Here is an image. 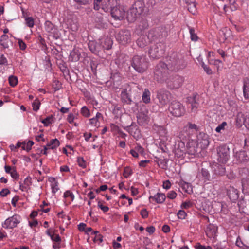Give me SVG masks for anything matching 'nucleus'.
Returning <instances> with one entry per match:
<instances>
[{
	"label": "nucleus",
	"instance_id": "nucleus-1",
	"mask_svg": "<svg viewBox=\"0 0 249 249\" xmlns=\"http://www.w3.org/2000/svg\"><path fill=\"white\" fill-rule=\"evenodd\" d=\"M167 63L170 71H178L184 69L186 64L182 55L177 53H173L167 57Z\"/></svg>",
	"mask_w": 249,
	"mask_h": 249
},
{
	"label": "nucleus",
	"instance_id": "nucleus-2",
	"mask_svg": "<svg viewBox=\"0 0 249 249\" xmlns=\"http://www.w3.org/2000/svg\"><path fill=\"white\" fill-rule=\"evenodd\" d=\"M169 69L162 61H160L155 66L154 71V78L158 83H164L169 76Z\"/></svg>",
	"mask_w": 249,
	"mask_h": 249
},
{
	"label": "nucleus",
	"instance_id": "nucleus-3",
	"mask_svg": "<svg viewBox=\"0 0 249 249\" xmlns=\"http://www.w3.org/2000/svg\"><path fill=\"white\" fill-rule=\"evenodd\" d=\"M133 68L138 72H144L148 67V61L145 56L135 55L131 61Z\"/></svg>",
	"mask_w": 249,
	"mask_h": 249
},
{
	"label": "nucleus",
	"instance_id": "nucleus-4",
	"mask_svg": "<svg viewBox=\"0 0 249 249\" xmlns=\"http://www.w3.org/2000/svg\"><path fill=\"white\" fill-rule=\"evenodd\" d=\"M184 82L183 78L178 75L174 74L168 76L164 82L166 87L170 89H177L180 87Z\"/></svg>",
	"mask_w": 249,
	"mask_h": 249
},
{
	"label": "nucleus",
	"instance_id": "nucleus-5",
	"mask_svg": "<svg viewBox=\"0 0 249 249\" xmlns=\"http://www.w3.org/2000/svg\"><path fill=\"white\" fill-rule=\"evenodd\" d=\"M143 9L142 3L140 2L135 3L127 13V20L130 22H134L142 13Z\"/></svg>",
	"mask_w": 249,
	"mask_h": 249
},
{
	"label": "nucleus",
	"instance_id": "nucleus-6",
	"mask_svg": "<svg viewBox=\"0 0 249 249\" xmlns=\"http://www.w3.org/2000/svg\"><path fill=\"white\" fill-rule=\"evenodd\" d=\"M165 45L162 42H157L150 47L148 51L150 57L153 59L160 58L165 51Z\"/></svg>",
	"mask_w": 249,
	"mask_h": 249
},
{
	"label": "nucleus",
	"instance_id": "nucleus-7",
	"mask_svg": "<svg viewBox=\"0 0 249 249\" xmlns=\"http://www.w3.org/2000/svg\"><path fill=\"white\" fill-rule=\"evenodd\" d=\"M169 110L172 115L175 117H180L185 112L184 107L179 102L173 101L169 107Z\"/></svg>",
	"mask_w": 249,
	"mask_h": 249
},
{
	"label": "nucleus",
	"instance_id": "nucleus-8",
	"mask_svg": "<svg viewBox=\"0 0 249 249\" xmlns=\"http://www.w3.org/2000/svg\"><path fill=\"white\" fill-rule=\"evenodd\" d=\"M156 97L158 100L159 106L162 107L166 105L170 101L172 95L167 90L160 89L157 91Z\"/></svg>",
	"mask_w": 249,
	"mask_h": 249
},
{
	"label": "nucleus",
	"instance_id": "nucleus-9",
	"mask_svg": "<svg viewBox=\"0 0 249 249\" xmlns=\"http://www.w3.org/2000/svg\"><path fill=\"white\" fill-rule=\"evenodd\" d=\"M217 161L219 163L225 164L228 160L229 148L226 145H221L217 148Z\"/></svg>",
	"mask_w": 249,
	"mask_h": 249
},
{
	"label": "nucleus",
	"instance_id": "nucleus-10",
	"mask_svg": "<svg viewBox=\"0 0 249 249\" xmlns=\"http://www.w3.org/2000/svg\"><path fill=\"white\" fill-rule=\"evenodd\" d=\"M166 33L162 29L157 28L151 30L148 34L147 37L152 41H157L158 40L160 42L166 36Z\"/></svg>",
	"mask_w": 249,
	"mask_h": 249
},
{
	"label": "nucleus",
	"instance_id": "nucleus-11",
	"mask_svg": "<svg viewBox=\"0 0 249 249\" xmlns=\"http://www.w3.org/2000/svg\"><path fill=\"white\" fill-rule=\"evenodd\" d=\"M186 149V152L188 154L195 156L198 155L202 149L196 141L191 140L188 142Z\"/></svg>",
	"mask_w": 249,
	"mask_h": 249
},
{
	"label": "nucleus",
	"instance_id": "nucleus-12",
	"mask_svg": "<svg viewBox=\"0 0 249 249\" xmlns=\"http://www.w3.org/2000/svg\"><path fill=\"white\" fill-rule=\"evenodd\" d=\"M20 223V216L15 214L8 218L2 224V227L5 229H12L16 227Z\"/></svg>",
	"mask_w": 249,
	"mask_h": 249
},
{
	"label": "nucleus",
	"instance_id": "nucleus-13",
	"mask_svg": "<svg viewBox=\"0 0 249 249\" xmlns=\"http://www.w3.org/2000/svg\"><path fill=\"white\" fill-rule=\"evenodd\" d=\"M116 39L122 44L124 45L131 40V34L127 30H121L116 36Z\"/></svg>",
	"mask_w": 249,
	"mask_h": 249
},
{
	"label": "nucleus",
	"instance_id": "nucleus-14",
	"mask_svg": "<svg viewBox=\"0 0 249 249\" xmlns=\"http://www.w3.org/2000/svg\"><path fill=\"white\" fill-rule=\"evenodd\" d=\"M111 15L115 19L121 20L123 19L125 16V11L123 6L118 5L111 9Z\"/></svg>",
	"mask_w": 249,
	"mask_h": 249
},
{
	"label": "nucleus",
	"instance_id": "nucleus-15",
	"mask_svg": "<svg viewBox=\"0 0 249 249\" xmlns=\"http://www.w3.org/2000/svg\"><path fill=\"white\" fill-rule=\"evenodd\" d=\"M188 107L191 108L192 112L196 113L199 107V96L195 95L192 97H189L187 99Z\"/></svg>",
	"mask_w": 249,
	"mask_h": 249
},
{
	"label": "nucleus",
	"instance_id": "nucleus-16",
	"mask_svg": "<svg viewBox=\"0 0 249 249\" xmlns=\"http://www.w3.org/2000/svg\"><path fill=\"white\" fill-rule=\"evenodd\" d=\"M110 5V0H94V9L96 10L102 8L105 12H107L109 9Z\"/></svg>",
	"mask_w": 249,
	"mask_h": 249
},
{
	"label": "nucleus",
	"instance_id": "nucleus-17",
	"mask_svg": "<svg viewBox=\"0 0 249 249\" xmlns=\"http://www.w3.org/2000/svg\"><path fill=\"white\" fill-rule=\"evenodd\" d=\"M196 142L200 148H206L209 144V136L204 133L200 132L197 136V140Z\"/></svg>",
	"mask_w": 249,
	"mask_h": 249
},
{
	"label": "nucleus",
	"instance_id": "nucleus-18",
	"mask_svg": "<svg viewBox=\"0 0 249 249\" xmlns=\"http://www.w3.org/2000/svg\"><path fill=\"white\" fill-rule=\"evenodd\" d=\"M125 129L137 140L141 137V131L139 126L136 124H132L130 126H126Z\"/></svg>",
	"mask_w": 249,
	"mask_h": 249
},
{
	"label": "nucleus",
	"instance_id": "nucleus-19",
	"mask_svg": "<svg viewBox=\"0 0 249 249\" xmlns=\"http://www.w3.org/2000/svg\"><path fill=\"white\" fill-rule=\"evenodd\" d=\"M88 47L90 51L95 54H97L102 50L100 40H99L98 42L95 40L89 41Z\"/></svg>",
	"mask_w": 249,
	"mask_h": 249
},
{
	"label": "nucleus",
	"instance_id": "nucleus-20",
	"mask_svg": "<svg viewBox=\"0 0 249 249\" xmlns=\"http://www.w3.org/2000/svg\"><path fill=\"white\" fill-rule=\"evenodd\" d=\"M217 227L214 224H210L207 226L205 232L209 238H215L217 233Z\"/></svg>",
	"mask_w": 249,
	"mask_h": 249
},
{
	"label": "nucleus",
	"instance_id": "nucleus-21",
	"mask_svg": "<svg viewBox=\"0 0 249 249\" xmlns=\"http://www.w3.org/2000/svg\"><path fill=\"white\" fill-rule=\"evenodd\" d=\"M223 164L216 163L213 165L212 168L214 174L217 175H223L225 173V168Z\"/></svg>",
	"mask_w": 249,
	"mask_h": 249
},
{
	"label": "nucleus",
	"instance_id": "nucleus-22",
	"mask_svg": "<svg viewBox=\"0 0 249 249\" xmlns=\"http://www.w3.org/2000/svg\"><path fill=\"white\" fill-rule=\"evenodd\" d=\"M186 148L183 142H178V146L175 149V154L178 157L183 156L186 152Z\"/></svg>",
	"mask_w": 249,
	"mask_h": 249
},
{
	"label": "nucleus",
	"instance_id": "nucleus-23",
	"mask_svg": "<svg viewBox=\"0 0 249 249\" xmlns=\"http://www.w3.org/2000/svg\"><path fill=\"white\" fill-rule=\"evenodd\" d=\"M228 195L231 201H235L239 198L238 191L233 187H230L228 190Z\"/></svg>",
	"mask_w": 249,
	"mask_h": 249
},
{
	"label": "nucleus",
	"instance_id": "nucleus-24",
	"mask_svg": "<svg viewBox=\"0 0 249 249\" xmlns=\"http://www.w3.org/2000/svg\"><path fill=\"white\" fill-rule=\"evenodd\" d=\"M12 44V42L9 39L8 36L4 34L1 36L0 40V45L4 49L8 48L10 45Z\"/></svg>",
	"mask_w": 249,
	"mask_h": 249
},
{
	"label": "nucleus",
	"instance_id": "nucleus-25",
	"mask_svg": "<svg viewBox=\"0 0 249 249\" xmlns=\"http://www.w3.org/2000/svg\"><path fill=\"white\" fill-rule=\"evenodd\" d=\"M191 134V132L188 131V127H183L182 130H181L178 135V137L180 140V141L186 140L188 138Z\"/></svg>",
	"mask_w": 249,
	"mask_h": 249
},
{
	"label": "nucleus",
	"instance_id": "nucleus-26",
	"mask_svg": "<svg viewBox=\"0 0 249 249\" xmlns=\"http://www.w3.org/2000/svg\"><path fill=\"white\" fill-rule=\"evenodd\" d=\"M236 157L239 162H244L247 161L249 157L245 151H240L236 153Z\"/></svg>",
	"mask_w": 249,
	"mask_h": 249
},
{
	"label": "nucleus",
	"instance_id": "nucleus-27",
	"mask_svg": "<svg viewBox=\"0 0 249 249\" xmlns=\"http://www.w3.org/2000/svg\"><path fill=\"white\" fill-rule=\"evenodd\" d=\"M166 198V196L163 193H157L154 196H150L149 199H153L157 203H162L164 202Z\"/></svg>",
	"mask_w": 249,
	"mask_h": 249
},
{
	"label": "nucleus",
	"instance_id": "nucleus-28",
	"mask_svg": "<svg viewBox=\"0 0 249 249\" xmlns=\"http://www.w3.org/2000/svg\"><path fill=\"white\" fill-rule=\"evenodd\" d=\"M243 94L246 99L249 98V79L248 78L243 80Z\"/></svg>",
	"mask_w": 249,
	"mask_h": 249
},
{
	"label": "nucleus",
	"instance_id": "nucleus-29",
	"mask_svg": "<svg viewBox=\"0 0 249 249\" xmlns=\"http://www.w3.org/2000/svg\"><path fill=\"white\" fill-rule=\"evenodd\" d=\"M137 121L138 123L140 125H143L147 123L148 121V117L144 113L140 112L139 113L137 116Z\"/></svg>",
	"mask_w": 249,
	"mask_h": 249
},
{
	"label": "nucleus",
	"instance_id": "nucleus-30",
	"mask_svg": "<svg viewBox=\"0 0 249 249\" xmlns=\"http://www.w3.org/2000/svg\"><path fill=\"white\" fill-rule=\"evenodd\" d=\"M236 121L237 123L240 124H244L246 127L248 126V125L249 124L247 119L245 118L244 115L241 112L238 113L237 115Z\"/></svg>",
	"mask_w": 249,
	"mask_h": 249
},
{
	"label": "nucleus",
	"instance_id": "nucleus-31",
	"mask_svg": "<svg viewBox=\"0 0 249 249\" xmlns=\"http://www.w3.org/2000/svg\"><path fill=\"white\" fill-rule=\"evenodd\" d=\"M100 40V44H101V49L104 50H109L111 48L112 45V41L109 38H106L103 42Z\"/></svg>",
	"mask_w": 249,
	"mask_h": 249
},
{
	"label": "nucleus",
	"instance_id": "nucleus-32",
	"mask_svg": "<svg viewBox=\"0 0 249 249\" xmlns=\"http://www.w3.org/2000/svg\"><path fill=\"white\" fill-rule=\"evenodd\" d=\"M45 30L50 33L55 34L56 29L54 25L49 21H46L45 23Z\"/></svg>",
	"mask_w": 249,
	"mask_h": 249
},
{
	"label": "nucleus",
	"instance_id": "nucleus-33",
	"mask_svg": "<svg viewBox=\"0 0 249 249\" xmlns=\"http://www.w3.org/2000/svg\"><path fill=\"white\" fill-rule=\"evenodd\" d=\"M49 181L51 183V189L53 193L55 194L58 190V183L54 178H49Z\"/></svg>",
	"mask_w": 249,
	"mask_h": 249
},
{
	"label": "nucleus",
	"instance_id": "nucleus-34",
	"mask_svg": "<svg viewBox=\"0 0 249 249\" xmlns=\"http://www.w3.org/2000/svg\"><path fill=\"white\" fill-rule=\"evenodd\" d=\"M122 101L127 104H130L131 102V100L128 94L125 90H123L121 94Z\"/></svg>",
	"mask_w": 249,
	"mask_h": 249
},
{
	"label": "nucleus",
	"instance_id": "nucleus-35",
	"mask_svg": "<svg viewBox=\"0 0 249 249\" xmlns=\"http://www.w3.org/2000/svg\"><path fill=\"white\" fill-rule=\"evenodd\" d=\"M142 100L146 104L149 103L150 102V92L147 89H145L143 92Z\"/></svg>",
	"mask_w": 249,
	"mask_h": 249
},
{
	"label": "nucleus",
	"instance_id": "nucleus-36",
	"mask_svg": "<svg viewBox=\"0 0 249 249\" xmlns=\"http://www.w3.org/2000/svg\"><path fill=\"white\" fill-rule=\"evenodd\" d=\"M180 186L182 189L186 193H190L192 191V186L190 183L183 181L181 182Z\"/></svg>",
	"mask_w": 249,
	"mask_h": 249
},
{
	"label": "nucleus",
	"instance_id": "nucleus-37",
	"mask_svg": "<svg viewBox=\"0 0 249 249\" xmlns=\"http://www.w3.org/2000/svg\"><path fill=\"white\" fill-rule=\"evenodd\" d=\"M60 145L59 141L57 139H52L47 143V146L50 149L56 148Z\"/></svg>",
	"mask_w": 249,
	"mask_h": 249
},
{
	"label": "nucleus",
	"instance_id": "nucleus-38",
	"mask_svg": "<svg viewBox=\"0 0 249 249\" xmlns=\"http://www.w3.org/2000/svg\"><path fill=\"white\" fill-rule=\"evenodd\" d=\"M188 10L192 14L195 15L196 12V4L194 1L188 3Z\"/></svg>",
	"mask_w": 249,
	"mask_h": 249
},
{
	"label": "nucleus",
	"instance_id": "nucleus-39",
	"mask_svg": "<svg viewBox=\"0 0 249 249\" xmlns=\"http://www.w3.org/2000/svg\"><path fill=\"white\" fill-rule=\"evenodd\" d=\"M91 234L95 235V236L93 238V241L94 242L99 241V243H101L103 241V237L99 233V231H93L92 232Z\"/></svg>",
	"mask_w": 249,
	"mask_h": 249
},
{
	"label": "nucleus",
	"instance_id": "nucleus-40",
	"mask_svg": "<svg viewBox=\"0 0 249 249\" xmlns=\"http://www.w3.org/2000/svg\"><path fill=\"white\" fill-rule=\"evenodd\" d=\"M201 173L202 178L204 180V182L210 180V174L207 170H206V169H204V168H202L201 169Z\"/></svg>",
	"mask_w": 249,
	"mask_h": 249
},
{
	"label": "nucleus",
	"instance_id": "nucleus-41",
	"mask_svg": "<svg viewBox=\"0 0 249 249\" xmlns=\"http://www.w3.org/2000/svg\"><path fill=\"white\" fill-rule=\"evenodd\" d=\"M53 122V116L52 115H50L48 117H47L45 119L42 120L41 122L44 124L45 126H48L50 124H52Z\"/></svg>",
	"mask_w": 249,
	"mask_h": 249
},
{
	"label": "nucleus",
	"instance_id": "nucleus-42",
	"mask_svg": "<svg viewBox=\"0 0 249 249\" xmlns=\"http://www.w3.org/2000/svg\"><path fill=\"white\" fill-rule=\"evenodd\" d=\"M81 113L85 117H89L90 114L89 110L86 106H84L82 107L81 109Z\"/></svg>",
	"mask_w": 249,
	"mask_h": 249
},
{
	"label": "nucleus",
	"instance_id": "nucleus-43",
	"mask_svg": "<svg viewBox=\"0 0 249 249\" xmlns=\"http://www.w3.org/2000/svg\"><path fill=\"white\" fill-rule=\"evenodd\" d=\"M189 32L190 34L191 40L194 41H197L198 39V37L196 34L195 33L194 29L189 27Z\"/></svg>",
	"mask_w": 249,
	"mask_h": 249
},
{
	"label": "nucleus",
	"instance_id": "nucleus-44",
	"mask_svg": "<svg viewBox=\"0 0 249 249\" xmlns=\"http://www.w3.org/2000/svg\"><path fill=\"white\" fill-rule=\"evenodd\" d=\"M9 82L10 86L12 87L15 86L18 83V79L17 77L12 75L9 76Z\"/></svg>",
	"mask_w": 249,
	"mask_h": 249
},
{
	"label": "nucleus",
	"instance_id": "nucleus-45",
	"mask_svg": "<svg viewBox=\"0 0 249 249\" xmlns=\"http://www.w3.org/2000/svg\"><path fill=\"white\" fill-rule=\"evenodd\" d=\"M40 103L38 99H36L32 103L33 109L37 111L39 109Z\"/></svg>",
	"mask_w": 249,
	"mask_h": 249
},
{
	"label": "nucleus",
	"instance_id": "nucleus-46",
	"mask_svg": "<svg viewBox=\"0 0 249 249\" xmlns=\"http://www.w3.org/2000/svg\"><path fill=\"white\" fill-rule=\"evenodd\" d=\"M26 24L29 27H33L34 25V20L32 17L25 18Z\"/></svg>",
	"mask_w": 249,
	"mask_h": 249
},
{
	"label": "nucleus",
	"instance_id": "nucleus-47",
	"mask_svg": "<svg viewBox=\"0 0 249 249\" xmlns=\"http://www.w3.org/2000/svg\"><path fill=\"white\" fill-rule=\"evenodd\" d=\"M77 162L79 166L84 168L86 167V163L83 157L77 158Z\"/></svg>",
	"mask_w": 249,
	"mask_h": 249
},
{
	"label": "nucleus",
	"instance_id": "nucleus-48",
	"mask_svg": "<svg viewBox=\"0 0 249 249\" xmlns=\"http://www.w3.org/2000/svg\"><path fill=\"white\" fill-rule=\"evenodd\" d=\"M185 127H188V130L191 132V130H195L197 131V127L196 124H192L191 123H188V124L185 126Z\"/></svg>",
	"mask_w": 249,
	"mask_h": 249
},
{
	"label": "nucleus",
	"instance_id": "nucleus-49",
	"mask_svg": "<svg viewBox=\"0 0 249 249\" xmlns=\"http://www.w3.org/2000/svg\"><path fill=\"white\" fill-rule=\"evenodd\" d=\"M227 125V124L226 122H223L221 124L218 125V126L216 128L215 131L217 133H220L222 130H224L225 127Z\"/></svg>",
	"mask_w": 249,
	"mask_h": 249
},
{
	"label": "nucleus",
	"instance_id": "nucleus-50",
	"mask_svg": "<svg viewBox=\"0 0 249 249\" xmlns=\"http://www.w3.org/2000/svg\"><path fill=\"white\" fill-rule=\"evenodd\" d=\"M11 177L15 179H18L19 178V175L16 170V168L13 167V169L10 174Z\"/></svg>",
	"mask_w": 249,
	"mask_h": 249
},
{
	"label": "nucleus",
	"instance_id": "nucleus-51",
	"mask_svg": "<svg viewBox=\"0 0 249 249\" xmlns=\"http://www.w3.org/2000/svg\"><path fill=\"white\" fill-rule=\"evenodd\" d=\"M186 215V213L183 210H179L177 213L178 218L180 219H184Z\"/></svg>",
	"mask_w": 249,
	"mask_h": 249
},
{
	"label": "nucleus",
	"instance_id": "nucleus-52",
	"mask_svg": "<svg viewBox=\"0 0 249 249\" xmlns=\"http://www.w3.org/2000/svg\"><path fill=\"white\" fill-rule=\"evenodd\" d=\"M64 197L65 198L70 197L71 198V201H73L74 199V195L70 191L68 190L66 191L64 194Z\"/></svg>",
	"mask_w": 249,
	"mask_h": 249
},
{
	"label": "nucleus",
	"instance_id": "nucleus-53",
	"mask_svg": "<svg viewBox=\"0 0 249 249\" xmlns=\"http://www.w3.org/2000/svg\"><path fill=\"white\" fill-rule=\"evenodd\" d=\"M202 67H203L204 70L208 74H212L213 73L212 70L206 65H205L204 63H202Z\"/></svg>",
	"mask_w": 249,
	"mask_h": 249
},
{
	"label": "nucleus",
	"instance_id": "nucleus-54",
	"mask_svg": "<svg viewBox=\"0 0 249 249\" xmlns=\"http://www.w3.org/2000/svg\"><path fill=\"white\" fill-rule=\"evenodd\" d=\"M51 239L52 240L57 243H60L61 240V237L58 234H53L52 236H51Z\"/></svg>",
	"mask_w": 249,
	"mask_h": 249
},
{
	"label": "nucleus",
	"instance_id": "nucleus-55",
	"mask_svg": "<svg viewBox=\"0 0 249 249\" xmlns=\"http://www.w3.org/2000/svg\"><path fill=\"white\" fill-rule=\"evenodd\" d=\"M98 207L104 213L107 212L109 210V208L107 206H103L100 201L98 202Z\"/></svg>",
	"mask_w": 249,
	"mask_h": 249
},
{
	"label": "nucleus",
	"instance_id": "nucleus-56",
	"mask_svg": "<svg viewBox=\"0 0 249 249\" xmlns=\"http://www.w3.org/2000/svg\"><path fill=\"white\" fill-rule=\"evenodd\" d=\"M53 87L55 91L59 90L61 88V84L58 80L54 81Z\"/></svg>",
	"mask_w": 249,
	"mask_h": 249
},
{
	"label": "nucleus",
	"instance_id": "nucleus-57",
	"mask_svg": "<svg viewBox=\"0 0 249 249\" xmlns=\"http://www.w3.org/2000/svg\"><path fill=\"white\" fill-rule=\"evenodd\" d=\"M136 151L142 155H143L144 153V149L139 144H137L135 147V149Z\"/></svg>",
	"mask_w": 249,
	"mask_h": 249
},
{
	"label": "nucleus",
	"instance_id": "nucleus-58",
	"mask_svg": "<svg viewBox=\"0 0 249 249\" xmlns=\"http://www.w3.org/2000/svg\"><path fill=\"white\" fill-rule=\"evenodd\" d=\"M143 38L141 37L139 38L137 40V44L139 46H140L141 48L143 47L144 46L146 45V41L143 42Z\"/></svg>",
	"mask_w": 249,
	"mask_h": 249
},
{
	"label": "nucleus",
	"instance_id": "nucleus-59",
	"mask_svg": "<svg viewBox=\"0 0 249 249\" xmlns=\"http://www.w3.org/2000/svg\"><path fill=\"white\" fill-rule=\"evenodd\" d=\"M18 43L19 46V48L21 50H24L26 48V45L25 43L23 41V40L21 39H19L18 40Z\"/></svg>",
	"mask_w": 249,
	"mask_h": 249
},
{
	"label": "nucleus",
	"instance_id": "nucleus-60",
	"mask_svg": "<svg viewBox=\"0 0 249 249\" xmlns=\"http://www.w3.org/2000/svg\"><path fill=\"white\" fill-rule=\"evenodd\" d=\"M177 196L176 193L174 191H171L167 194V197L170 199H174Z\"/></svg>",
	"mask_w": 249,
	"mask_h": 249
},
{
	"label": "nucleus",
	"instance_id": "nucleus-61",
	"mask_svg": "<svg viewBox=\"0 0 249 249\" xmlns=\"http://www.w3.org/2000/svg\"><path fill=\"white\" fill-rule=\"evenodd\" d=\"M70 28L72 31H76L78 29V25L76 22H73L72 24L70 25Z\"/></svg>",
	"mask_w": 249,
	"mask_h": 249
},
{
	"label": "nucleus",
	"instance_id": "nucleus-62",
	"mask_svg": "<svg viewBox=\"0 0 249 249\" xmlns=\"http://www.w3.org/2000/svg\"><path fill=\"white\" fill-rule=\"evenodd\" d=\"M242 186L247 189H249V179H243L242 180Z\"/></svg>",
	"mask_w": 249,
	"mask_h": 249
},
{
	"label": "nucleus",
	"instance_id": "nucleus-63",
	"mask_svg": "<svg viewBox=\"0 0 249 249\" xmlns=\"http://www.w3.org/2000/svg\"><path fill=\"white\" fill-rule=\"evenodd\" d=\"M0 65H7V60L4 55L0 56Z\"/></svg>",
	"mask_w": 249,
	"mask_h": 249
},
{
	"label": "nucleus",
	"instance_id": "nucleus-64",
	"mask_svg": "<svg viewBox=\"0 0 249 249\" xmlns=\"http://www.w3.org/2000/svg\"><path fill=\"white\" fill-rule=\"evenodd\" d=\"M141 215L143 218H146L147 217L148 215V212L146 209H143L141 211Z\"/></svg>",
	"mask_w": 249,
	"mask_h": 249
}]
</instances>
